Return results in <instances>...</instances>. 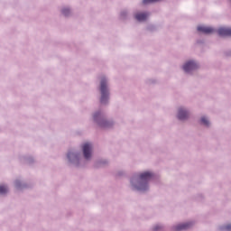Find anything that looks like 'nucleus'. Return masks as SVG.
<instances>
[{
  "instance_id": "1",
  "label": "nucleus",
  "mask_w": 231,
  "mask_h": 231,
  "mask_svg": "<svg viewBox=\"0 0 231 231\" xmlns=\"http://www.w3.org/2000/svg\"><path fill=\"white\" fill-rule=\"evenodd\" d=\"M152 178V173L146 171L139 176V183L135 188L137 190H147V182Z\"/></svg>"
},
{
  "instance_id": "2",
  "label": "nucleus",
  "mask_w": 231,
  "mask_h": 231,
  "mask_svg": "<svg viewBox=\"0 0 231 231\" xmlns=\"http://www.w3.org/2000/svg\"><path fill=\"white\" fill-rule=\"evenodd\" d=\"M100 91H101V104H106L109 98V91L107 90V81L106 79H103L100 83Z\"/></svg>"
},
{
  "instance_id": "3",
  "label": "nucleus",
  "mask_w": 231,
  "mask_h": 231,
  "mask_svg": "<svg viewBox=\"0 0 231 231\" xmlns=\"http://www.w3.org/2000/svg\"><path fill=\"white\" fill-rule=\"evenodd\" d=\"M82 149H83L84 158L86 160H89V158H91V151H93V145H91V143H87L83 144Z\"/></svg>"
},
{
  "instance_id": "4",
  "label": "nucleus",
  "mask_w": 231,
  "mask_h": 231,
  "mask_svg": "<svg viewBox=\"0 0 231 231\" xmlns=\"http://www.w3.org/2000/svg\"><path fill=\"white\" fill-rule=\"evenodd\" d=\"M184 71L186 73H190V71H194V69H198V65L194 61H188L184 66H183Z\"/></svg>"
},
{
  "instance_id": "5",
  "label": "nucleus",
  "mask_w": 231,
  "mask_h": 231,
  "mask_svg": "<svg viewBox=\"0 0 231 231\" xmlns=\"http://www.w3.org/2000/svg\"><path fill=\"white\" fill-rule=\"evenodd\" d=\"M198 32H200L201 33H206L207 35H210V33H214L216 30L212 27L200 25L197 28Z\"/></svg>"
},
{
  "instance_id": "6",
  "label": "nucleus",
  "mask_w": 231,
  "mask_h": 231,
  "mask_svg": "<svg viewBox=\"0 0 231 231\" xmlns=\"http://www.w3.org/2000/svg\"><path fill=\"white\" fill-rule=\"evenodd\" d=\"M217 33L221 37H231V28L221 27L218 29Z\"/></svg>"
},
{
  "instance_id": "7",
  "label": "nucleus",
  "mask_w": 231,
  "mask_h": 231,
  "mask_svg": "<svg viewBox=\"0 0 231 231\" xmlns=\"http://www.w3.org/2000/svg\"><path fill=\"white\" fill-rule=\"evenodd\" d=\"M178 118L179 120H187L189 118V112L187 110H183V108H180Z\"/></svg>"
},
{
  "instance_id": "8",
  "label": "nucleus",
  "mask_w": 231,
  "mask_h": 231,
  "mask_svg": "<svg viewBox=\"0 0 231 231\" xmlns=\"http://www.w3.org/2000/svg\"><path fill=\"white\" fill-rule=\"evenodd\" d=\"M147 17H149V14L146 13H139L135 14V19L139 22L146 21Z\"/></svg>"
},
{
  "instance_id": "9",
  "label": "nucleus",
  "mask_w": 231,
  "mask_h": 231,
  "mask_svg": "<svg viewBox=\"0 0 231 231\" xmlns=\"http://www.w3.org/2000/svg\"><path fill=\"white\" fill-rule=\"evenodd\" d=\"M190 226V223L186 224H180L177 226H175V231H181V230H187Z\"/></svg>"
},
{
  "instance_id": "10",
  "label": "nucleus",
  "mask_w": 231,
  "mask_h": 231,
  "mask_svg": "<svg viewBox=\"0 0 231 231\" xmlns=\"http://www.w3.org/2000/svg\"><path fill=\"white\" fill-rule=\"evenodd\" d=\"M8 192V188L6 186H0V194H6Z\"/></svg>"
},
{
  "instance_id": "11",
  "label": "nucleus",
  "mask_w": 231,
  "mask_h": 231,
  "mask_svg": "<svg viewBox=\"0 0 231 231\" xmlns=\"http://www.w3.org/2000/svg\"><path fill=\"white\" fill-rule=\"evenodd\" d=\"M161 0H143V5H150V3H158Z\"/></svg>"
},
{
  "instance_id": "12",
  "label": "nucleus",
  "mask_w": 231,
  "mask_h": 231,
  "mask_svg": "<svg viewBox=\"0 0 231 231\" xmlns=\"http://www.w3.org/2000/svg\"><path fill=\"white\" fill-rule=\"evenodd\" d=\"M201 124H203V125H208L209 122L206 117H201L200 119Z\"/></svg>"
},
{
  "instance_id": "13",
  "label": "nucleus",
  "mask_w": 231,
  "mask_h": 231,
  "mask_svg": "<svg viewBox=\"0 0 231 231\" xmlns=\"http://www.w3.org/2000/svg\"><path fill=\"white\" fill-rule=\"evenodd\" d=\"M62 14H63V15H69V9H68V8L63 9Z\"/></svg>"
},
{
  "instance_id": "14",
  "label": "nucleus",
  "mask_w": 231,
  "mask_h": 231,
  "mask_svg": "<svg viewBox=\"0 0 231 231\" xmlns=\"http://www.w3.org/2000/svg\"><path fill=\"white\" fill-rule=\"evenodd\" d=\"M99 116H100V113H96L95 115H94V120L97 122V120H98V118H99Z\"/></svg>"
},
{
  "instance_id": "15",
  "label": "nucleus",
  "mask_w": 231,
  "mask_h": 231,
  "mask_svg": "<svg viewBox=\"0 0 231 231\" xmlns=\"http://www.w3.org/2000/svg\"><path fill=\"white\" fill-rule=\"evenodd\" d=\"M99 125H101V127H107V121H105L104 124L99 123Z\"/></svg>"
},
{
  "instance_id": "16",
  "label": "nucleus",
  "mask_w": 231,
  "mask_h": 231,
  "mask_svg": "<svg viewBox=\"0 0 231 231\" xmlns=\"http://www.w3.org/2000/svg\"><path fill=\"white\" fill-rule=\"evenodd\" d=\"M72 156H75V154H73V153H69V154H68L69 160H71V157H72Z\"/></svg>"
},
{
  "instance_id": "17",
  "label": "nucleus",
  "mask_w": 231,
  "mask_h": 231,
  "mask_svg": "<svg viewBox=\"0 0 231 231\" xmlns=\"http://www.w3.org/2000/svg\"><path fill=\"white\" fill-rule=\"evenodd\" d=\"M226 230H230V231H231V224H229V225H227V226H226Z\"/></svg>"
},
{
  "instance_id": "18",
  "label": "nucleus",
  "mask_w": 231,
  "mask_h": 231,
  "mask_svg": "<svg viewBox=\"0 0 231 231\" xmlns=\"http://www.w3.org/2000/svg\"><path fill=\"white\" fill-rule=\"evenodd\" d=\"M153 230H154V231L160 230V226H155L153 227Z\"/></svg>"
},
{
  "instance_id": "19",
  "label": "nucleus",
  "mask_w": 231,
  "mask_h": 231,
  "mask_svg": "<svg viewBox=\"0 0 231 231\" xmlns=\"http://www.w3.org/2000/svg\"><path fill=\"white\" fill-rule=\"evenodd\" d=\"M16 185L19 186L18 182H16Z\"/></svg>"
}]
</instances>
